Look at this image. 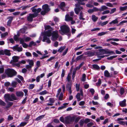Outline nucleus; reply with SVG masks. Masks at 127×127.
<instances>
[{
    "label": "nucleus",
    "mask_w": 127,
    "mask_h": 127,
    "mask_svg": "<svg viewBox=\"0 0 127 127\" xmlns=\"http://www.w3.org/2000/svg\"><path fill=\"white\" fill-rule=\"evenodd\" d=\"M38 14L34 13L33 14H29L27 17V20L28 21L32 22L33 20V18L38 16Z\"/></svg>",
    "instance_id": "423d86ee"
},
{
    "label": "nucleus",
    "mask_w": 127,
    "mask_h": 127,
    "mask_svg": "<svg viewBox=\"0 0 127 127\" xmlns=\"http://www.w3.org/2000/svg\"><path fill=\"white\" fill-rule=\"evenodd\" d=\"M83 55H82L79 56H77L76 59V61H77L79 60H81L82 58Z\"/></svg>",
    "instance_id": "f704fd0d"
},
{
    "label": "nucleus",
    "mask_w": 127,
    "mask_h": 127,
    "mask_svg": "<svg viewBox=\"0 0 127 127\" xmlns=\"http://www.w3.org/2000/svg\"><path fill=\"white\" fill-rule=\"evenodd\" d=\"M117 56H110V57H108L107 58V59L108 60H111L117 57Z\"/></svg>",
    "instance_id": "49530a36"
},
{
    "label": "nucleus",
    "mask_w": 127,
    "mask_h": 127,
    "mask_svg": "<svg viewBox=\"0 0 127 127\" xmlns=\"http://www.w3.org/2000/svg\"><path fill=\"white\" fill-rule=\"evenodd\" d=\"M27 62L29 64L32 66H33L34 65V62L33 60L28 59L27 60Z\"/></svg>",
    "instance_id": "393cba45"
},
{
    "label": "nucleus",
    "mask_w": 127,
    "mask_h": 127,
    "mask_svg": "<svg viewBox=\"0 0 127 127\" xmlns=\"http://www.w3.org/2000/svg\"><path fill=\"white\" fill-rule=\"evenodd\" d=\"M8 35V33L7 32H6L2 34H1V37H5V36L7 35Z\"/></svg>",
    "instance_id": "603ef678"
},
{
    "label": "nucleus",
    "mask_w": 127,
    "mask_h": 127,
    "mask_svg": "<svg viewBox=\"0 0 127 127\" xmlns=\"http://www.w3.org/2000/svg\"><path fill=\"white\" fill-rule=\"evenodd\" d=\"M50 37H48L46 35V32L45 33V35L43 37L42 40L43 42H46L48 43H50L51 42V40L50 39Z\"/></svg>",
    "instance_id": "0eeeda50"
},
{
    "label": "nucleus",
    "mask_w": 127,
    "mask_h": 127,
    "mask_svg": "<svg viewBox=\"0 0 127 127\" xmlns=\"http://www.w3.org/2000/svg\"><path fill=\"white\" fill-rule=\"evenodd\" d=\"M4 54L6 55L10 56L11 55V53H10V51L9 50L5 49L4 50Z\"/></svg>",
    "instance_id": "a878e982"
},
{
    "label": "nucleus",
    "mask_w": 127,
    "mask_h": 127,
    "mask_svg": "<svg viewBox=\"0 0 127 127\" xmlns=\"http://www.w3.org/2000/svg\"><path fill=\"white\" fill-rule=\"evenodd\" d=\"M62 91V89L61 88L59 89L57 91V93L56 95V96L58 97L59 96L60 93Z\"/></svg>",
    "instance_id": "3c124183"
},
{
    "label": "nucleus",
    "mask_w": 127,
    "mask_h": 127,
    "mask_svg": "<svg viewBox=\"0 0 127 127\" xmlns=\"http://www.w3.org/2000/svg\"><path fill=\"white\" fill-rule=\"evenodd\" d=\"M5 103L2 101L1 100H0V105L4 106L5 105Z\"/></svg>",
    "instance_id": "69168bd1"
},
{
    "label": "nucleus",
    "mask_w": 127,
    "mask_h": 127,
    "mask_svg": "<svg viewBox=\"0 0 127 127\" xmlns=\"http://www.w3.org/2000/svg\"><path fill=\"white\" fill-rule=\"evenodd\" d=\"M4 71V67L3 66H1L0 67V73H3Z\"/></svg>",
    "instance_id": "09e8293b"
},
{
    "label": "nucleus",
    "mask_w": 127,
    "mask_h": 127,
    "mask_svg": "<svg viewBox=\"0 0 127 127\" xmlns=\"http://www.w3.org/2000/svg\"><path fill=\"white\" fill-rule=\"evenodd\" d=\"M13 119V117L11 115H9L8 116L7 119L8 121H11Z\"/></svg>",
    "instance_id": "0e129e2a"
},
{
    "label": "nucleus",
    "mask_w": 127,
    "mask_h": 127,
    "mask_svg": "<svg viewBox=\"0 0 127 127\" xmlns=\"http://www.w3.org/2000/svg\"><path fill=\"white\" fill-rule=\"evenodd\" d=\"M11 98L12 101L13 100H16L17 99L16 97L13 94H12L11 95Z\"/></svg>",
    "instance_id": "c9c22d12"
},
{
    "label": "nucleus",
    "mask_w": 127,
    "mask_h": 127,
    "mask_svg": "<svg viewBox=\"0 0 127 127\" xmlns=\"http://www.w3.org/2000/svg\"><path fill=\"white\" fill-rule=\"evenodd\" d=\"M95 53V52L88 51L85 53V55H87L89 57H91L94 55Z\"/></svg>",
    "instance_id": "dca6fc26"
},
{
    "label": "nucleus",
    "mask_w": 127,
    "mask_h": 127,
    "mask_svg": "<svg viewBox=\"0 0 127 127\" xmlns=\"http://www.w3.org/2000/svg\"><path fill=\"white\" fill-rule=\"evenodd\" d=\"M65 3L64 2H61L60 6V8L63 11H65L64 7L65 6Z\"/></svg>",
    "instance_id": "6ab92c4d"
},
{
    "label": "nucleus",
    "mask_w": 127,
    "mask_h": 127,
    "mask_svg": "<svg viewBox=\"0 0 127 127\" xmlns=\"http://www.w3.org/2000/svg\"><path fill=\"white\" fill-rule=\"evenodd\" d=\"M46 35L48 37H50L51 36V39L53 41L57 40L59 37L58 32L57 30L53 31L52 32H51V31L48 30L46 32Z\"/></svg>",
    "instance_id": "f257e3e1"
},
{
    "label": "nucleus",
    "mask_w": 127,
    "mask_h": 127,
    "mask_svg": "<svg viewBox=\"0 0 127 127\" xmlns=\"http://www.w3.org/2000/svg\"><path fill=\"white\" fill-rule=\"evenodd\" d=\"M118 22L117 19H116L115 20L112 21L109 23V24L110 25L112 24H117Z\"/></svg>",
    "instance_id": "c85d7f7f"
},
{
    "label": "nucleus",
    "mask_w": 127,
    "mask_h": 127,
    "mask_svg": "<svg viewBox=\"0 0 127 127\" xmlns=\"http://www.w3.org/2000/svg\"><path fill=\"white\" fill-rule=\"evenodd\" d=\"M36 42L33 41H32L30 42L29 43V46L30 47H31L32 46H35L36 45Z\"/></svg>",
    "instance_id": "cd10ccee"
},
{
    "label": "nucleus",
    "mask_w": 127,
    "mask_h": 127,
    "mask_svg": "<svg viewBox=\"0 0 127 127\" xmlns=\"http://www.w3.org/2000/svg\"><path fill=\"white\" fill-rule=\"evenodd\" d=\"M127 9V6L124 7H120V9L121 11H124L126 10Z\"/></svg>",
    "instance_id": "473e14b6"
},
{
    "label": "nucleus",
    "mask_w": 127,
    "mask_h": 127,
    "mask_svg": "<svg viewBox=\"0 0 127 127\" xmlns=\"http://www.w3.org/2000/svg\"><path fill=\"white\" fill-rule=\"evenodd\" d=\"M27 124V123L25 122H22L19 125V126L20 127L23 126Z\"/></svg>",
    "instance_id": "774afa93"
},
{
    "label": "nucleus",
    "mask_w": 127,
    "mask_h": 127,
    "mask_svg": "<svg viewBox=\"0 0 127 127\" xmlns=\"http://www.w3.org/2000/svg\"><path fill=\"white\" fill-rule=\"evenodd\" d=\"M7 19H9V20L7 22V25L8 26H10V25L13 20V17L12 16H10L7 18Z\"/></svg>",
    "instance_id": "412c9836"
},
{
    "label": "nucleus",
    "mask_w": 127,
    "mask_h": 127,
    "mask_svg": "<svg viewBox=\"0 0 127 127\" xmlns=\"http://www.w3.org/2000/svg\"><path fill=\"white\" fill-rule=\"evenodd\" d=\"M98 19V18L95 15H93L92 16V19L94 22H96L97 21Z\"/></svg>",
    "instance_id": "5701e85b"
},
{
    "label": "nucleus",
    "mask_w": 127,
    "mask_h": 127,
    "mask_svg": "<svg viewBox=\"0 0 127 127\" xmlns=\"http://www.w3.org/2000/svg\"><path fill=\"white\" fill-rule=\"evenodd\" d=\"M12 65L13 66H16L18 67H19L20 64L19 63V62L18 63H13L12 64Z\"/></svg>",
    "instance_id": "de8ad7c7"
},
{
    "label": "nucleus",
    "mask_w": 127,
    "mask_h": 127,
    "mask_svg": "<svg viewBox=\"0 0 127 127\" xmlns=\"http://www.w3.org/2000/svg\"><path fill=\"white\" fill-rule=\"evenodd\" d=\"M47 92L46 90L43 91L39 93V94L40 95H44L47 94Z\"/></svg>",
    "instance_id": "58836bf2"
},
{
    "label": "nucleus",
    "mask_w": 127,
    "mask_h": 127,
    "mask_svg": "<svg viewBox=\"0 0 127 127\" xmlns=\"http://www.w3.org/2000/svg\"><path fill=\"white\" fill-rule=\"evenodd\" d=\"M116 11V8H112L111 9V10L110 12V14H111L113 13L114 12Z\"/></svg>",
    "instance_id": "052dcab7"
},
{
    "label": "nucleus",
    "mask_w": 127,
    "mask_h": 127,
    "mask_svg": "<svg viewBox=\"0 0 127 127\" xmlns=\"http://www.w3.org/2000/svg\"><path fill=\"white\" fill-rule=\"evenodd\" d=\"M105 76L106 77H108L110 76V73L107 70H105L104 73Z\"/></svg>",
    "instance_id": "ea45409f"
},
{
    "label": "nucleus",
    "mask_w": 127,
    "mask_h": 127,
    "mask_svg": "<svg viewBox=\"0 0 127 127\" xmlns=\"http://www.w3.org/2000/svg\"><path fill=\"white\" fill-rule=\"evenodd\" d=\"M61 29L59 30V32L62 35L69 32V28L67 25H64L61 26Z\"/></svg>",
    "instance_id": "f03ea898"
},
{
    "label": "nucleus",
    "mask_w": 127,
    "mask_h": 127,
    "mask_svg": "<svg viewBox=\"0 0 127 127\" xmlns=\"http://www.w3.org/2000/svg\"><path fill=\"white\" fill-rule=\"evenodd\" d=\"M37 5H36L31 8L32 11L33 12L37 13V14L40 12L41 11V9L40 8H38L37 9L35 8L37 7Z\"/></svg>",
    "instance_id": "1a4fd4ad"
},
{
    "label": "nucleus",
    "mask_w": 127,
    "mask_h": 127,
    "mask_svg": "<svg viewBox=\"0 0 127 127\" xmlns=\"http://www.w3.org/2000/svg\"><path fill=\"white\" fill-rule=\"evenodd\" d=\"M83 8L82 6H80L78 7H76L74 9L75 12L76 14H78L79 12L81 10L83 9Z\"/></svg>",
    "instance_id": "4468645a"
},
{
    "label": "nucleus",
    "mask_w": 127,
    "mask_h": 127,
    "mask_svg": "<svg viewBox=\"0 0 127 127\" xmlns=\"http://www.w3.org/2000/svg\"><path fill=\"white\" fill-rule=\"evenodd\" d=\"M80 94L79 93H78L76 95V96L78 101H80L83 98L80 97V95L82 96H83V94L82 90L81 89H80Z\"/></svg>",
    "instance_id": "6e6552de"
},
{
    "label": "nucleus",
    "mask_w": 127,
    "mask_h": 127,
    "mask_svg": "<svg viewBox=\"0 0 127 127\" xmlns=\"http://www.w3.org/2000/svg\"><path fill=\"white\" fill-rule=\"evenodd\" d=\"M4 97L6 101L7 100L12 101L11 98V95L9 94H5Z\"/></svg>",
    "instance_id": "ddd939ff"
},
{
    "label": "nucleus",
    "mask_w": 127,
    "mask_h": 127,
    "mask_svg": "<svg viewBox=\"0 0 127 127\" xmlns=\"http://www.w3.org/2000/svg\"><path fill=\"white\" fill-rule=\"evenodd\" d=\"M7 90L11 92H14L15 90L12 87H9L8 88Z\"/></svg>",
    "instance_id": "37998d69"
},
{
    "label": "nucleus",
    "mask_w": 127,
    "mask_h": 127,
    "mask_svg": "<svg viewBox=\"0 0 127 127\" xmlns=\"http://www.w3.org/2000/svg\"><path fill=\"white\" fill-rule=\"evenodd\" d=\"M76 1H77L78 3L79 4L84 5L85 3L83 2V0H76Z\"/></svg>",
    "instance_id": "bb28decb"
},
{
    "label": "nucleus",
    "mask_w": 127,
    "mask_h": 127,
    "mask_svg": "<svg viewBox=\"0 0 127 127\" xmlns=\"http://www.w3.org/2000/svg\"><path fill=\"white\" fill-rule=\"evenodd\" d=\"M20 58L19 57L16 56H13L12 57V60L10 62V63L11 64L17 62H18Z\"/></svg>",
    "instance_id": "9b49d317"
},
{
    "label": "nucleus",
    "mask_w": 127,
    "mask_h": 127,
    "mask_svg": "<svg viewBox=\"0 0 127 127\" xmlns=\"http://www.w3.org/2000/svg\"><path fill=\"white\" fill-rule=\"evenodd\" d=\"M74 118L68 116L65 118V121L67 123H69L73 121Z\"/></svg>",
    "instance_id": "9d476101"
},
{
    "label": "nucleus",
    "mask_w": 127,
    "mask_h": 127,
    "mask_svg": "<svg viewBox=\"0 0 127 127\" xmlns=\"http://www.w3.org/2000/svg\"><path fill=\"white\" fill-rule=\"evenodd\" d=\"M86 76L85 74H83L81 79V81L83 82L85 81L86 80Z\"/></svg>",
    "instance_id": "79ce46f5"
},
{
    "label": "nucleus",
    "mask_w": 127,
    "mask_h": 127,
    "mask_svg": "<svg viewBox=\"0 0 127 127\" xmlns=\"http://www.w3.org/2000/svg\"><path fill=\"white\" fill-rule=\"evenodd\" d=\"M23 47L25 48H27L28 46V45L26 43H24L22 44Z\"/></svg>",
    "instance_id": "338daca9"
},
{
    "label": "nucleus",
    "mask_w": 127,
    "mask_h": 127,
    "mask_svg": "<svg viewBox=\"0 0 127 127\" xmlns=\"http://www.w3.org/2000/svg\"><path fill=\"white\" fill-rule=\"evenodd\" d=\"M42 8L43 10L41 12V14L42 15H45L46 13L50 11V10L48 5L47 4H45L43 5Z\"/></svg>",
    "instance_id": "39448f33"
},
{
    "label": "nucleus",
    "mask_w": 127,
    "mask_h": 127,
    "mask_svg": "<svg viewBox=\"0 0 127 127\" xmlns=\"http://www.w3.org/2000/svg\"><path fill=\"white\" fill-rule=\"evenodd\" d=\"M72 20H73L72 17H70L67 14L65 15V20L66 21H69Z\"/></svg>",
    "instance_id": "a211bd4d"
},
{
    "label": "nucleus",
    "mask_w": 127,
    "mask_h": 127,
    "mask_svg": "<svg viewBox=\"0 0 127 127\" xmlns=\"http://www.w3.org/2000/svg\"><path fill=\"white\" fill-rule=\"evenodd\" d=\"M49 57V56L48 55H45V54H44L43 56H42V57L40 58V59L41 60L45 59L46 58L48 57Z\"/></svg>",
    "instance_id": "680f3d73"
},
{
    "label": "nucleus",
    "mask_w": 127,
    "mask_h": 127,
    "mask_svg": "<svg viewBox=\"0 0 127 127\" xmlns=\"http://www.w3.org/2000/svg\"><path fill=\"white\" fill-rule=\"evenodd\" d=\"M12 49L14 50L20 52L22 51V47H19L18 45H16V46H13L12 48Z\"/></svg>",
    "instance_id": "f8f14e48"
},
{
    "label": "nucleus",
    "mask_w": 127,
    "mask_h": 127,
    "mask_svg": "<svg viewBox=\"0 0 127 127\" xmlns=\"http://www.w3.org/2000/svg\"><path fill=\"white\" fill-rule=\"evenodd\" d=\"M65 46L61 47L58 49V51L59 52H61L63 51V50L64 49H65Z\"/></svg>",
    "instance_id": "c756f323"
},
{
    "label": "nucleus",
    "mask_w": 127,
    "mask_h": 127,
    "mask_svg": "<svg viewBox=\"0 0 127 127\" xmlns=\"http://www.w3.org/2000/svg\"><path fill=\"white\" fill-rule=\"evenodd\" d=\"M101 84V80L99 79H98V82L96 83V85L97 86H99Z\"/></svg>",
    "instance_id": "a19ab883"
},
{
    "label": "nucleus",
    "mask_w": 127,
    "mask_h": 127,
    "mask_svg": "<svg viewBox=\"0 0 127 127\" xmlns=\"http://www.w3.org/2000/svg\"><path fill=\"white\" fill-rule=\"evenodd\" d=\"M30 6V5H28L26 6H22L21 7V8H22V10H23L29 8Z\"/></svg>",
    "instance_id": "2f4dec72"
},
{
    "label": "nucleus",
    "mask_w": 127,
    "mask_h": 127,
    "mask_svg": "<svg viewBox=\"0 0 127 127\" xmlns=\"http://www.w3.org/2000/svg\"><path fill=\"white\" fill-rule=\"evenodd\" d=\"M63 97V94L62 92L61 93L59 97V100H62V99Z\"/></svg>",
    "instance_id": "a18cd8bd"
},
{
    "label": "nucleus",
    "mask_w": 127,
    "mask_h": 127,
    "mask_svg": "<svg viewBox=\"0 0 127 127\" xmlns=\"http://www.w3.org/2000/svg\"><path fill=\"white\" fill-rule=\"evenodd\" d=\"M16 94L18 97H23L24 95L22 91H18L16 92Z\"/></svg>",
    "instance_id": "f3484780"
},
{
    "label": "nucleus",
    "mask_w": 127,
    "mask_h": 127,
    "mask_svg": "<svg viewBox=\"0 0 127 127\" xmlns=\"http://www.w3.org/2000/svg\"><path fill=\"white\" fill-rule=\"evenodd\" d=\"M126 99H124L123 101H120L119 102L120 105L122 107H123L125 106L126 105Z\"/></svg>",
    "instance_id": "4be33fe9"
},
{
    "label": "nucleus",
    "mask_w": 127,
    "mask_h": 127,
    "mask_svg": "<svg viewBox=\"0 0 127 127\" xmlns=\"http://www.w3.org/2000/svg\"><path fill=\"white\" fill-rule=\"evenodd\" d=\"M110 13V11L109 10H106L104 11L102 13V15H104L108 14Z\"/></svg>",
    "instance_id": "6e6d98bb"
},
{
    "label": "nucleus",
    "mask_w": 127,
    "mask_h": 127,
    "mask_svg": "<svg viewBox=\"0 0 127 127\" xmlns=\"http://www.w3.org/2000/svg\"><path fill=\"white\" fill-rule=\"evenodd\" d=\"M65 70L64 69H63L62 70V74L61 75V77H62L63 78L65 74Z\"/></svg>",
    "instance_id": "4d7b16f0"
},
{
    "label": "nucleus",
    "mask_w": 127,
    "mask_h": 127,
    "mask_svg": "<svg viewBox=\"0 0 127 127\" xmlns=\"http://www.w3.org/2000/svg\"><path fill=\"white\" fill-rule=\"evenodd\" d=\"M106 5L110 7H113V5L111 3L109 2L107 3H106Z\"/></svg>",
    "instance_id": "bf43d9fd"
},
{
    "label": "nucleus",
    "mask_w": 127,
    "mask_h": 127,
    "mask_svg": "<svg viewBox=\"0 0 127 127\" xmlns=\"http://www.w3.org/2000/svg\"><path fill=\"white\" fill-rule=\"evenodd\" d=\"M31 39V38L28 37H26L24 38V40L26 42H27L30 41Z\"/></svg>",
    "instance_id": "8fccbe9b"
},
{
    "label": "nucleus",
    "mask_w": 127,
    "mask_h": 127,
    "mask_svg": "<svg viewBox=\"0 0 127 127\" xmlns=\"http://www.w3.org/2000/svg\"><path fill=\"white\" fill-rule=\"evenodd\" d=\"M79 18L80 19H84L83 18V14L82 13V12L80 13Z\"/></svg>",
    "instance_id": "5fc2aeb1"
},
{
    "label": "nucleus",
    "mask_w": 127,
    "mask_h": 127,
    "mask_svg": "<svg viewBox=\"0 0 127 127\" xmlns=\"http://www.w3.org/2000/svg\"><path fill=\"white\" fill-rule=\"evenodd\" d=\"M107 32H101L99 33H98V35L99 36H101L104 35L106 34Z\"/></svg>",
    "instance_id": "c03bdc74"
},
{
    "label": "nucleus",
    "mask_w": 127,
    "mask_h": 127,
    "mask_svg": "<svg viewBox=\"0 0 127 127\" xmlns=\"http://www.w3.org/2000/svg\"><path fill=\"white\" fill-rule=\"evenodd\" d=\"M108 23V21H106L103 22H100L99 23L100 25L102 26H103L106 25Z\"/></svg>",
    "instance_id": "e433bc0d"
},
{
    "label": "nucleus",
    "mask_w": 127,
    "mask_h": 127,
    "mask_svg": "<svg viewBox=\"0 0 127 127\" xmlns=\"http://www.w3.org/2000/svg\"><path fill=\"white\" fill-rule=\"evenodd\" d=\"M108 8L106 6L103 5L99 9L100 11H102L104 10H106Z\"/></svg>",
    "instance_id": "b1692460"
},
{
    "label": "nucleus",
    "mask_w": 127,
    "mask_h": 127,
    "mask_svg": "<svg viewBox=\"0 0 127 127\" xmlns=\"http://www.w3.org/2000/svg\"><path fill=\"white\" fill-rule=\"evenodd\" d=\"M93 9L94 12H97L99 11H100L99 9H98L96 7H94L93 8Z\"/></svg>",
    "instance_id": "13d9d810"
},
{
    "label": "nucleus",
    "mask_w": 127,
    "mask_h": 127,
    "mask_svg": "<svg viewBox=\"0 0 127 127\" xmlns=\"http://www.w3.org/2000/svg\"><path fill=\"white\" fill-rule=\"evenodd\" d=\"M5 73L8 77H11L15 75L17 73L16 71L14 69L8 68L5 70Z\"/></svg>",
    "instance_id": "7ed1b4c3"
},
{
    "label": "nucleus",
    "mask_w": 127,
    "mask_h": 127,
    "mask_svg": "<svg viewBox=\"0 0 127 127\" xmlns=\"http://www.w3.org/2000/svg\"><path fill=\"white\" fill-rule=\"evenodd\" d=\"M79 86L80 85L79 84H76V91H79Z\"/></svg>",
    "instance_id": "864d4df0"
},
{
    "label": "nucleus",
    "mask_w": 127,
    "mask_h": 127,
    "mask_svg": "<svg viewBox=\"0 0 127 127\" xmlns=\"http://www.w3.org/2000/svg\"><path fill=\"white\" fill-rule=\"evenodd\" d=\"M71 83L67 84L66 85V89L68 91L70 94L72 93V91L71 90Z\"/></svg>",
    "instance_id": "2eb2a0df"
},
{
    "label": "nucleus",
    "mask_w": 127,
    "mask_h": 127,
    "mask_svg": "<svg viewBox=\"0 0 127 127\" xmlns=\"http://www.w3.org/2000/svg\"><path fill=\"white\" fill-rule=\"evenodd\" d=\"M45 116L44 115H42L39 116L35 119L36 121H38L40 120L41 119L43 118Z\"/></svg>",
    "instance_id": "4c0bfd02"
},
{
    "label": "nucleus",
    "mask_w": 127,
    "mask_h": 127,
    "mask_svg": "<svg viewBox=\"0 0 127 127\" xmlns=\"http://www.w3.org/2000/svg\"><path fill=\"white\" fill-rule=\"evenodd\" d=\"M71 73H69L66 78L67 80L69 83H71L72 82L71 80Z\"/></svg>",
    "instance_id": "aec40b11"
},
{
    "label": "nucleus",
    "mask_w": 127,
    "mask_h": 127,
    "mask_svg": "<svg viewBox=\"0 0 127 127\" xmlns=\"http://www.w3.org/2000/svg\"><path fill=\"white\" fill-rule=\"evenodd\" d=\"M17 84V82L13 81L11 83V86L14 88H15L16 87Z\"/></svg>",
    "instance_id": "72a5a7b5"
},
{
    "label": "nucleus",
    "mask_w": 127,
    "mask_h": 127,
    "mask_svg": "<svg viewBox=\"0 0 127 127\" xmlns=\"http://www.w3.org/2000/svg\"><path fill=\"white\" fill-rule=\"evenodd\" d=\"M92 66L93 68L96 69H99V67L97 64H93Z\"/></svg>",
    "instance_id": "7c9ffc66"
},
{
    "label": "nucleus",
    "mask_w": 127,
    "mask_h": 127,
    "mask_svg": "<svg viewBox=\"0 0 127 127\" xmlns=\"http://www.w3.org/2000/svg\"><path fill=\"white\" fill-rule=\"evenodd\" d=\"M4 84L5 86L8 87L10 85V84L9 82H7L5 83Z\"/></svg>",
    "instance_id": "e2e57ef3"
},
{
    "label": "nucleus",
    "mask_w": 127,
    "mask_h": 127,
    "mask_svg": "<svg viewBox=\"0 0 127 127\" xmlns=\"http://www.w3.org/2000/svg\"><path fill=\"white\" fill-rule=\"evenodd\" d=\"M99 52L97 53V56L103 55L104 54H115L114 52L112 51H110L108 49H100L99 50Z\"/></svg>",
    "instance_id": "20e7f679"
}]
</instances>
